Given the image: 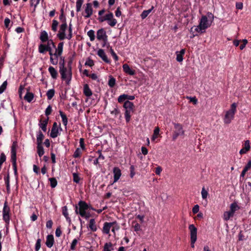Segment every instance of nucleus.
<instances>
[{
    "label": "nucleus",
    "instance_id": "55",
    "mask_svg": "<svg viewBox=\"0 0 251 251\" xmlns=\"http://www.w3.org/2000/svg\"><path fill=\"white\" fill-rule=\"evenodd\" d=\"M186 99L189 100L191 102H193L194 104H196L198 102V100L197 99V98L195 97H191L187 96Z\"/></svg>",
    "mask_w": 251,
    "mask_h": 251
},
{
    "label": "nucleus",
    "instance_id": "13",
    "mask_svg": "<svg viewBox=\"0 0 251 251\" xmlns=\"http://www.w3.org/2000/svg\"><path fill=\"white\" fill-rule=\"evenodd\" d=\"M114 181L113 183L117 182L121 177L122 173L121 170L118 168L113 169Z\"/></svg>",
    "mask_w": 251,
    "mask_h": 251
},
{
    "label": "nucleus",
    "instance_id": "6",
    "mask_svg": "<svg viewBox=\"0 0 251 251\" xmlns=\"http://www.w3.org/2000/svg\"><path fill=\"white\" fill-rule=\"evenodd\" d=\"M67 25L66 22L62 24L59 27L58 33L57 34V37L60 40H63L65 39H69L68 33L67 34Z\"/></svg>",
    "mask_w": 251,
    "mask_h": 251
},
{
    "label": "nucleus",
    "instance_id": "31",
    "mask_svg": "<svg viewBox=\"0 0 251 251\" xmlns=\"http://www.w3.org/2000/svg\"><path fill=\"white\" fill-rule=\"evenodd\" d=\"M33 97L34 96L32 93L27 92L24 97V99L27 102H30L32 100Z\"/></svg>",
    "mask_w": 251,
    "mask_h": 251
},
{
    "label": "nucleus",
    "instance_id": "2",
    "mask_svg": "<svg viewBox=\"0 0 251 251\" xmlns=\"http://www.w3.org/2000/svg\"><path fill=\"white\" fill-rule=\"evenodd\" d=\"M237 104L233 103L230 106V109L226 111L224 118V122L226 124H230L234 119L235 114L236 112Z\"/></svg>",
    "mask_w": 251,
    "mask_h": 251
},
{
    "label": "nucleus",
    "instance_id": "16",
    "mask_svg": "<svg viewBox=\"0 0 251 251\" xmlns=\"http://www.w3.org/2000/svg\"><path fill=\"white\" fill-rule=\"evenodd\" d=\"M54 243V238L52 235H48L47 237L46 245L47 246L50 248L52 247Z\"/></svg>",
    "mask_w": 251,
    "mask_h": 251
},
{
    "label": "nucleus",
    "instance_id": "60",
    "mask_svg": "<svg viewBox=\"0 0 251 251\" xmlns=\"http://www.w3.org/2000/svg\"><path fill=\"white\" fill-rule=\"evenodd\" d=\"M200 210V206L198 204H196L194 205V206L192 208V212L194 214L197 213Z\"/></svg>",
    "mask_w": 251,
    "mask_h": 251
},
{
    "label": "nucleus",
    "instance_id": "43",
    "mask_svg": "<svg viewBox=\"0 0 251 251\" xmlns=\"http://www.w3.org/2000/svg\"><path fill=\"white\" fill-rule=\"evenodd\" d=\"M9 207L8 206L7 203L5 202L2 210V215L9 214Z\"/></svg>",
    "mask_w": 251,
    "mask_h": 251
},
{
    "label": "nucleus",
    "instance_id": "25",
    "mask_svg": "<svg viewBox=\"0 0 251 251\" xmlns=\"http://www.w3.org/2000/svg\"><path fill=\"white\" fill-rule=\"evenodd\" d=\"M44 136L41 131H39L37 135V145H42Z\"/></svg>",
    "mask_w": 251,
    "mask_h": 251
},
{
    "label": "nucleus",
    "instance_id": "20",
    "mask_svg": "<svg viewBox=\"0 0 251 251\" xmlns=\"http://www.w3.org/2000/svg\"><path fill=\"white\" fill-rule=\"evenodd\" d=\"M40 39L43 43L46 42L49 40L48 34L46 31L44 30L41 32Z\"/></svg>",
    "mask_w": 251,
    "mask_h": 251
},
{
    "label": "nucleus",
    "instance_id": "27",
    "mask_svg": "<svg viewBox=\"0 0 251 251\" xmlns=\"http://www.w3.org/2000/svg\"><path fill=\"white\" fill-rule=\"evenodd\" d=\"M154 7L153 6H151V8L147 10H144L141 14V17L142 19H145L149 14L152 11Z\"/></svg>",
    "mask_w": 251,
    "mask_h": 251
},
{
    "label": "nucleus",
    "instance_id": "61",
    "mask_svg": "<svg viewBox=\"0 0 251 251\" xmlns=\"http://www.w3.org/2000/svg\"><path fill=\"white\" fill-rule=\"evenodd\" d=\"M52 111V108L50 105H49L46 109L45 114L46 116H49L50 114Z\"/></svg>",
    "mask_w": 251,
    "mask_h": 251
},
{
    "label": "nucleus",
    "instance_id": "4",
    "mask_svg": "<svg viewBox=\"0 0 251 251\" xmlns=\"http://www.w3.org/2000/svg\"><path fill=\"white\" fill-rule=\"evenodd\" d=\"M79 210L78 211L77 207L76 206L75 212L79 213L80 215L84 217L86 219H88L90 217L89 213L86 212V210L89 208V206L87 203L83 201H80L78 203Z\"/></svg>",
    "mask_w": 251,
    "mask_h": 251
},
{
    "label": "nucleus",
    "instance_id": "17",
    "mask_svg": "<svg viewBox=\"0 0 251 251\" xmlns=\"http://www.w3.org/2000/svg\"><path fill=\"white\" fill-rule=\"evenodd\" d=\"M48 51L49 52L51 63L52 65H56L58 63V59L57 58L56 56H54V53H52V49H50V50H48Z\"/></svg>",
    "mask_w": 251,
    "mask_h": 251
},
{
    "label": "nucleus",
    "instance_id": "9",
    "mask_svg": "<svg viewBox=\"0 0 251 251\" xmlns=\"http://www.w3.org/2000/svg\"><path fill=\"white\" fill-rule=\"evenodd\" d=\"M62 130V128L60 127V126H58L56 122H54L53 124L50 136L51 138H55L57 137L59 134V132Z\"/></svg>",
    "mask_w": 251,
    "mask_h": 251
},
{
    "label": "nucleus",
    "instance_id": "26",
    "mask_svg": "<svg viewBox=\"0 0 251 251\" xmlns=\"http://www.w3.org/2000/svg\"><path fill=\"white\" fill-rule=\"evenodd\" d=\"M11 160L13 165L15 167L16 162V152L15 149L12 147L11 149Z\"/></svg>",
    "mask_w": 251,
    "mask_h": 251
},
{
    "label": "nucleus",
    "instance_id": "28",
    "mask_svg": "<svg viewBox=\"0 0 251 251\" xmlns=\"http://www.w3.org/2000/svg\"><path fill=\"white\" fill-rule=\"evenodd\" d=\"M234 215L229 211H226L223 214V219L225 221H228L231 217H232Z\"/></svg>",
    "mask_w": 251,
    "mask_h": 251
},
{
    "label": "nucleus",
    "instance_id": "18",
    "mask_svg": "<svg viewBox=\"0 0 251 251\" xmlns=\"http://www.w3.org/2000/svg\"><path fill=\"white\" fill-rule=\"evenodd\" d=\"M105 12L104 10H101L99 12V15L100 17L99 18V20L100 22H103L106 20H110V14H106L105 16L102 17V15Z\"/></svg>",
    "mask_w": 251,
    "mask_h": 251
},
{
    "label": "nucleus",
    "instance_id": "23",
    "mask_svg": "<svg viewBox=\"0 0 251 251\" xmlns=\"http://www.w3.org/2000/svg\"><path fill=\"white\" fill-rule=\"evenodd\" d=\"M49 72H50L51 77L53 79H56L57 76V72L56 70L52 66L49 68Z\"/></svg>",
    "mask_w": 251,
    "mask_h": 251
},
{
    "label": "nucleus",
    "instance_id": "35",
    "mask_svg": "<svg viewBox=\"0 0 251 251\" xmlns=\"http://www.w3.org/2000/svg\"><path fill=\"white\" fill-rule=\"evenodd\" d=\"M160 129L158 127H156L153 131V134L151 138L152 141H154L157 137L159 134Z\"/></svg>",
    "mask_w": 251,
    "mask_h": 251
},
{
    "label": "nucleus",
    "instance_id": "21",
    "mask_svg": "<svg viewBox=\"0 0 251 251\" xmlns=\"http://www.w3.org/2000/svg\"><path fill=\"white\" fill-rule=\"evenodd\" d=\"M98 55L100 56L104 61L108 62V58L105 54V52L102 49H100L98 51Z\"/></svg>",
    "mask_w": 251,
    "mask_h": 251
},
{
    "label": "nucleus",
    "instance_id": "8",
    "mask_svg": "<svg viewBox=\"0 0 251 251\" xmlns=\"http://www.w3.org/2000/svg\"><path fill=\"white\" fill-rule=\"evenodd\" d=\"M97 38L100 41L103 42L102 47H104L108 41V37L106 35V32L103 29H99L97 33Z\"/></svg>",
    "mask_w": 251,
    "mask_h": 251
},
{
    "label": "nucleus",
    "instance_id": "54",
    "mask_svg": "<svg viewBox=\"0 0 251 251\" xmlns=\"http://www.w3.org/2000/svg\"><path fill=\"white\" fill-rule=\"evenodd\" d=\"M206 16H207L208 21H211V23L213 22L214 19V17L212 13L210 12H208Z\"/></svg>",
    "mask_w": 251,
    "mask_h": 251
},
{
    "label": "nucleus",
    "instance_id": "36",
    "mask_svg": "<svg viewBox=\"0 0 251 251\" xmlns=\"http://www.w3.org/2000/svg\"><path fill=\"white\" fill-rule=\"evenodd\" d=\"M89 228L93 231H96L97 227L95 225V220L92 219L90 220L89 222Z\"/></svg>",
    "mask_w": 251,
    "mask_h": 251
},
{
    "label": "nucleus",
    "instance_id": "45",
    "mask_svg": "<svg viewBox=\"0 0 251 251\" xmlns=\"http://www.w3.org/2000/svg\"><path fill=\"white\" fill-rule=\"evenodd\" d=\"M58 25V22L57 21L55 20H53L52 21V25H51V29L54 31L56 32L57 31V26Z\"/></svg>",
    "mask_w": 251,
    "mask_h": 251
},
{
    "label": "nucleus",
    "instance_id": "53",
    "mask_svg": "<svg viewBox=\"0 0 251 251\" xmlns=\"http://www.w3.org/2000/svg\"><path fill=\"white\" fill-rule=\"evenodd\" d=\"M41 239H37L36 244H35V250L36 251H38L40 248H41Z\"/></svg>",
    "mask_w": 251,
    "mask_h": 251
},
{
    "label": "nucleus",
    "instance_id": "12",
    "mask_svg": "<svg viewBox=\"0 0 251 251\" xmlns=\"http://www.w3.org/2000/svg\"><path fill=\"white\" fill-rule=\"evenodd\" d=\"M124 72L129 75H133L135 74V71L131 69L127 64H124L123 65Z\"/></svg>",
    "mask_w": 251,
    "mask_h": 251
},
{
    "label": "nucleus",
    "instance_id": "59",
    "mask_svg": "<svg viewBox=\"0 0 251 251\" xmlns=\"http://www.w3.org/2000/svg\"><path fill=\"white\" fill-rule=\"evenodd\" d=\"M94 61L90 59H88L85 63V65L88 66L89 67L93 66L94 65Z\"/></svg>",
    "mask_w": 251,
    "mask_h": 251
},
{
    "label": "nucleus",
    "instance_id": "3",
    "mask_svg": "<svg viewBox=\"0 0 251 251\" xmlns=\"http://www.w3.org/2000/svg\"><path fill=\"white\" fill-rule=\"evenodd\" d=\"M59 72L61 74V78L66 81L67 84H69L72 79L71 68H65L63 63L60 65Z\"/></svg>",
    "mask_w": 251,
    "mask_h": 251
},
{
    "label": "nucleus",
    "instance_id": "56",
    "mask_svg": "<svg viewBox=\"0 0 251 251\" xmlns=\"http://www.w3.org/2000/svg\"><path fill=\"white\" fill-rule=\"evenodd\" d=\"M135 168L133 165H131L130 167V176L131 178H133L135 176Z\"/></svg>",
    "mask_w": 251,
    "mask_h": 251
},
{
    "label": "nucleus",
    "instance_id": "39",
    "mask_svg": "<svg viewBox=\"0 0 251 251\" xmlns=\"http://www.w3.org/2000/svg\"><path fill=\"white\" fill-rule=\"evenodd\" d=\"M55 91L54 89H50L47 91V96L49 100H51L54 96Z\"/></svg>",
    "mask_w": 251,
    "mask_h": 251
},
{
    "label": "nucleus",
    "instance_id": "5",
    "mask_svg": "<svg viewBox=\"0 0 251 251\" xmlns=\"http://www.w3.org/2000/svg\"><path fill=\"white\" fill-rule=\"evenodd\" d=\"M124 107L125 109V116L126 122H129L130 120L131 114L134 111V105L132 102L129 100L125 101Z\"/></svg>",
    "mask_w": 251,
    "mask_h": 251
},
{
    "label": "nucleus",
    "instance_id": "47",
    "mask_svg": "<svg viewBox=\"0 0 251 251\" xmlns=\"http://www.w3.org/2000/svg\"><path fill=\"white\" fill-rule=\"evenodd\" d=\"M49 181L50 183V186L52 188H54L56 186L57 182L55 178H50Z\"/></svg>",
    "mask_w": 251,
    "mask_h": 251
},
{
    "label": "nucleus",
    "instance_id": "1",
    "mask_svg": "<svg viewBox=\"0 0 251 251\" xmlns=\"http://www.w3.org/2000/svg\"><path fill=\"white\" fill-rule=\"evenodd\" d=\"M211 21L207 19V16L203 15L199 21V25L192 27L191 32H193V29L194 28V32L203 33L205 32L206 29L211 26Z\"/></svg>",
    "mask_w": 251,
    "mask_h": 251
},
{
    "label": "nucleus",
    "instance_id": "51",
    "mask_svg": "<svg viewBox=\"0 0 251 251\" xmlns=\"http://www.w3.org/2000/svg\"><path fill=\"white\" fill-rule=\"evenodd\" d=\"M133 224H134L133 225L134 229L136 232L141 230V226L138 223L134 222Z\"/></svg>",
    "mask_w": 251,
    "mask_h": 251
},
{
    "label": "nucleus",
    "instance_id": "7",
    "mask_svg": "<svg viewBox=\"0 0 251 251\" xmlns=\"http://www.w3.org/2000/svg\"><path fill=\"white\" fill-rule=\"evenodd\" d=\"M175 131L173 135V140H175L179 136H182L184 134V130L182 125L179 123H174Z\"/></svg>",
    "mask_w": 251,
    "mask_h": 251
},
{
    "label": "nucleus",
    "instance_id": "11",
    "mask_svg": "<svg viewBox=\"0 0 251 251\" xmlns=\"http://www.w3.org/2000/svg\"><path fill=\"white\" fill-rule=\"evenodd\" d=\"M190 232V239L197 240V228L193 224H191L188 226Z\"/></svg>",
    "mask_w": 251,
    "mask_h": 251
},
{
    "label": "nucleus",
    "instance_id": "32",
    "mask_svg": "<svg viewBox=\"0 0 251 251\" xmlns=\"http://www.w3.org/2000/svg\"><path fill=\"white\" fill-rule=\"evenodd\" d=\"M60 115L62 118V121L63 125L65 126H66L68 124V119L66 116V115L61 111H59Z\"/></svg>",
    "mask_w": 251,
    "mask_h": 251
},
{
    "label": "nucleus",
    "instance_id": "10",
    "mask_svg": "<svg viewBox=\"0 0 251 251\" xmlns=\"http://www.w3.org/2000/svg\"><path fill=\"white\" fill-rule=\"evenodd\" d=\"M93 13V10L92 5L91 3H87L85 5L84 11L83 13V16L85 18H88L90 17Z\"/></svg>",
    "mask_w": 251,
    "mask_h": 251
},
{
    "label": "nucleus",
    "instance_id": "44",
    "mask_svg": "<svg viewBox=\"0 0 251 251\" xmlns=\"http://www.w3.org/2000/svg\"><path fill=\"white\" fill-rule=\"evenodd\" d=\"M82 151L83 150H82V149L77 148L74 153V157L75 158L79 157L81 154L82 153Z\"/></svg>",
    "mask_w": 251,
    "mask_h": 251
},
{
    "label": "nucleus",
    "instance_id": "14",
    "mask_svg": "<svg viewBox=\"0 0 251 251\" xmlns=\"http://www.w3.org/2000/svg\"><path fill=\"white\" fill-rule=\"evenodd\" d=\"M251 149L250 142L249 140H246L244 144L243 148L240 150L239 153L241 154L246 153Z\"/></svg>",
    "mask_w": 251,
    "mask_h": 251
},
{
    "label": "nucleus",
    "instance_id": "22",
    "mask_svg": "<svg viewBox=\"0 0 251 251\" xmlns=\"http://www.w3.org/2000/svg\"><path fill=\"white\" fill-rule=\"evenodd\" d=\"M83 93L87 97H90L92 95V92L88 84H85L84 85Z\"/></svg>",
    "mask_w": 251,
    "mask_h": 251
},
{
    "label": "nucleus",
    "instance_id": "64",
    "mask_svg": "<svg viewBox=\"0 0 251 251\" xmlns=\"http://www.w3.org/2000/svg\"><path fill=\"white\" fill-rule=\"evenodd\" d=\"M111 55L113 57V59L117 61L118 60V56L117 54L113 51V50L111 49Z\"/></svg>",
    "mask_w": 251,
    "mask_h": 251
},
{
    "label": "nucleus",
    "instance_id": "62",
    "mask_svg": "<svg viewBox=\"0 0 251 251\" xmlns=\"http://www.w3.org/2000/svg\"><path fill=\"white\" fill-rule=\"evenodd\" d=\"M242 42H243V44H242L240 46V50H243L245 47H246V45L248 43V41L247 39H243L242 40Z\"/></svg>",
    "mask_w": 251,
    "mask_h": 251
},
{
    "label": "nucleus",
    "instance_id": "24",
    "mask_svg": "<svg viewBox=\"0 0 251 251\" xmlns=\"http://www.w3.org/2000/svg\"><path fill=\"white\" fill-rule=\"evenodd\" d=\"M239 209V207L236 202H233L230 204L229 211L233 215L235 212Z\"/></svg>",
    "mask_w": 251,
    "mask_h": 251
},
{
    "label": "nucleus",
    "instance_id": "63",
    "mask_svg": "<svg viewBox=\"0 0 251 251\" xmlns=\"http://www.w3.org/2000/svg\"><path fill=\"white\" fill-rule=\"evenodd\" d=\"M117 23V21L113 18V15L111 13V26L115 25Z\"/></svg>",
    "mask_w": 251,
    "mask_h": 251
},
{
    "label": "nucleus",
    "instance_id": "40",
    "mask_svg": "<svg viewBox=\"0 0 251 251\" xmlns=\"http://www.w3.org/2000/svg\"><path fill=\"white\" fill-rule=\"evenodd\" d=\"M87 35L91 41H93L95 38V32L93 30H90L87 32Z\"/></svg>",
    "mask_w": 251,
    "mask_h": 251
},
{
    "label": "nucleus",
    "instance_id": "37",
    "mask_svg": "<svg viewBox=\"0 0 251 251\" xmlns=\"http://www.w3.org/2000/svg\"><path fill=\"white\" fill-rule=\"evenodd\" d=\"M110 231V223H105L103 226L102 232L105 234H108Z\"/></svg>",
    "mask_w": 251,
    "mask_h": 251
},
{
    "label": "nucleus",
    "instance_id": "42",
    "mask_svg": "<svg viewBox=\"0 0 251 251\" xmlns=\"http://www.w3.org/2000/svg\"><path fill=\"white\" fill-rule=\"evenodd\" d=\"M40 0H30V5L31 6L34 7L33 10L35 11L38 4L39 3Z\"/></svg>",
    "mask_w": 251,
    "mask_h": 251
},
{
    "label": "nucleus",
    "instance_id": "30",
    "mask_svg": "<svg viewBox=\"0 0 251 251\" xmlns=\"http://www.w3.org/2000/svg\"><path fill=\"white\" fill-rule=\"evenodd\" d=\"M201 195L202 199L204 200H205L207 201V198L208 196V192L204 187L202 188Z\"/></svg>",
    "mask_w": 251,
    "mask_h": 251
},
{
    "label": "nucleus",
    "instance_id": "46",
    "mask_svg": "<svg viewBox=\"0 0 251 251\" xmlns=\"http://www.w3.org/2000/svg\"><path fill=\"white\" fill-rule=\"evenodd\" d=\"M127 100V95L126 94H123L120 95L118 99V101L119 102H123L124 101H126V100Z\"/></svg>",
    "mask_w": 251,
    "mask_h": 251
},
{
    "label": "nucleus",
    "instance_id": "19",
    "mask_svg": "<svg viewBox=\"0 0 251 251\" xmlns=\"http://www.w3.org/2000/svg\"><path fill=\"white\" fill-rule=\"evenodd\" d=\"M62 214L65 217L66 221L69 223V224H70L71 223V220L69 216L68 208L66 206H64L62 207Z\"/></svg>",
    "mask_w": 251,
    "mask_h": 251
},
{
    "label": "nucleus",
    "instance_id": "52",
    "mask_svg": "<svg viewBox=\"0 0 251 251\" xmlns=\"http://www.w3.org/2000/svg\"><path fill=\"white\" fill-rule=\"evenodd\" d=\"M77 242L78 240L76 239H75L73 240L71 245V249L72 250H75V247Z\"/></svg>",
    "mask_w": 251,
    "mask_h": 251
},
{
    "label": "nucleus",
    "instance_id": "34",
    "mask_svg": "<svg viewBox=\"0 0 251 251\" xmlns=\"http://www.w3.org/2000/svg\"><path fill=\"white\" fill-rule=\"evenodd\" d=\"M83 0H76V11L78 12H80L81 9V6L83 3Z\"/></svg>",
    "mask_w": 251,
    "mask_h": 251
},
{
    "label": "nucleus",
    "instance_id": "57",
    "mask_svg": "<svg viewBox=\"0 0 251 251\" xmlns=\"http://www.w3.org/2000/svg\"><path fill=\"white\" fill-rule=\"evenodd\" d=\"M63 51L61 50H58V49H55V52L54 53V56H56L57 58L58 59V57L61 55Z\"/></svg>",
    "mask_w": 251,
    "mask_h": 251
},
{
    "label": "nucleus",
    "instance_id": "33",
    "mask_svg": "<svg viewBox=\"0 0 251 251\" xmlns=\"http://www.w3.org/2000/svg\"><path fill=\"white\" fill-rule=\"evenodd\" d=\"M47 42V44L45 46L48 50H50V49L55 48V44L51 39H50Z\"/></svg>",
    "mask_w": 251,
    "mask_h": 251
},
{
    "label": "nucleus",
    "instance_id": "49",
    "mask_svg": "<svg viewBox=\"0 0 251 251\" xmlns=\"http://www.w3.org/2000/svg\"><path fill=\"white\" fill-rule=\"evenodd\" d=\"M68 37L69 38V40H70L72 38V36H73L72 25L71 23L69 24V29L68 30Z\"/></svg>",
    "mask_w": 251,
    "mask_h": 251
},
{
    "label": "nucleus",
    "instance_id": "29",
    "mask_svg": "<svg viewBox=\"0 0 251 251\" xmlns=\"http://www.w3.org/2000/svg\"><path fill=\"white\" fill-rule=\"evenodd\" d=\"M48 120H44L43 121H40V123L39 124L40 127L43 130V131L46 132L47 130V125L48 124Z\"/></svg>",
    "mask_w": 251,
    "mask_h": 251
},
{
    "label": "nucleus",
    "instance_id": "15",
    "mask_svg": "<svg viewBox=\"0 0 251 251\" xmlns=\"http://www.w3.org/2000/svg\"><path fill=\"white\" fill-rule=\"evenodd\" d=\"M185 53V50L184 49H181L180 51H176V60L179 62H181L183 60V55Z\"/></svg>",
    "mask_w": 251,
    "mask_h": 251
},
{
    "label": "nucleus",
    "instance_id": "38",
    "mask_svg": "<svg viewBox=\"0 0 251 251\" xmlns=\"http://www.w3.org/2000/svg\"><path fill=\"white\" fill-rule=\"evenodd\" d=\"M48 49H47L45 44H41L39 45L38 50L40 53H44L46 51H48Z\"/></svg>",
    "mask_w": 251,
    "mask_h": 251
},
{
    "label": "nucleus",
    "instance_id": "41",
    "mask_svg": "<svg viewBox=\"0 0 251 251\" xmlns=\"http://www.w3.org/2000/svg\"><path fill=\"white\" fill-rule=\"evenodd\" d=\"M37 153L40 157H41L44 154V150L42 145H37Z\"/></svg>",
    "mask_w": 251,
    "mask_h": 251
},
{
    "label": "nucleus",
    "instance_id": "48",
    "mask_svg": "<svg viewBox=\"0 0 251 251\" xmlns=\"http://www.w3.org/2000/svg\"><path fill=\"white\" fill-rule=\"evenodd\" d=\"M7 85V81H4L2 85L0 86V94H2L6 88Z\"/></svg>",
    "mask_w": 251,
    "mask_h": 251
},
{
    "label": "nucleus",
    "instance_id": "50",
    "mask_svg": "<svg viewBox=\"0 0 251 251\" xmlns=\"http://www.w3.org/2000/svg\"><path fill=\"white\" fill-rule=\"evenodd\" d=\"M73 176L74 181L76 183H78L80 180V177L76 173H73Z\"/></svg>",
    "mask_w": 251,
    "mask_h": 251
},
{
    "label": "nucleus",
    "instance_id": "58",
    "mask_svg": "<svg viewBox=\"0 0 251 251\" xmlns=\"http://www.w3.org/2000/svg\"><path fill=\"white\" fill-rule=\"evenodd\" d=\"M5 182L6 184V188L7 190L10 189V184H9V176H7L4 177Z\"/></svg>",
    "mask_w": 251,
    "mask_h": 251
}]
</instances>
